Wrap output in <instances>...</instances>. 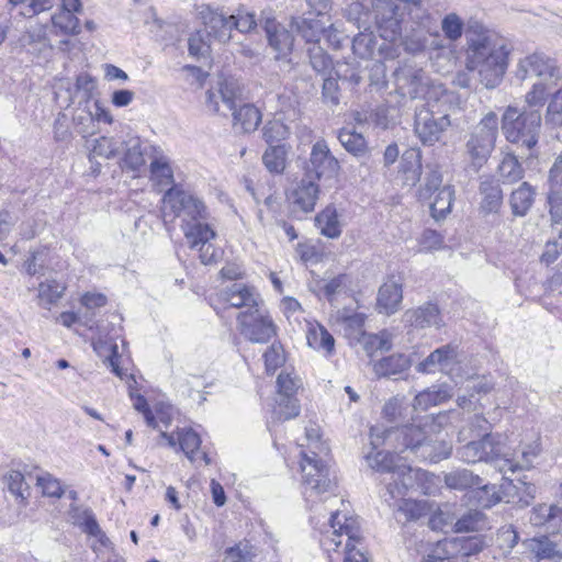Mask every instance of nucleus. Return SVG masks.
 <instances>
[{
    "instance_id": "obj_1",
    "label": "nucleus",
    "mask_w": 562,
    "mask_h": 562,
    "mask_svg": "<svg viewBox=\"0 0 562 562\" xmlns=\"http://www.w3.org/2000/svg\"><path fill=\"white\" fill-rule=\"evenodd\" d=\"M458 441L464 442L457 449L459 459L465 463L485 462L498 468L499 472H516L528 469L538 454L536 448L522 450L520 459L507 447V436L492 432L483 415H474L458 434Z\"/></svg>"
},
{
    "instance_id": "obj_2",
    "label": "nucleus",
    "mask_w": 562,
    "mask_h": 562,
    "mask_svg": "<svg viewBox=\"0 0 562 562\" xmlns=\"http://www.w3.org/2000/svg\"><path fill=\"white\" fill-rule=\"evenodd\" d=\"M393 432L392 429L372 427L370 438L373 449L366 456V460L373 471L389 475L382 480V483L390 497L396 499L403 497L411 490L419 488L422 482L428 481L429 473L420 469H413L395 453L376 450V447Z\"/></svg>"
},
{
    "instance_id": "obj_3",
    "label": "nucleus",
    "mask_w": 562,
    "mask_h": 562,
    "mask_svg": "<svg viewBox=\"0 0 562 562\" xmlns=\"http://www.w3.org/2000/svg\"><path fill=\"white\" fill-rule=\"evenodd\" d=\"M509 53L504 40L480 34L468 43L467 69L476 72L485 88L494 89L502 82L507 70Z\"/></svg>"
},
{
    "instance_id": "obj_4",
    "label": "nucleus",
    "mask_w": 562,
    "mask_h": 562,
    "mask_svg": "<svg viewBox=\"0 0 562 562\" xmlns=\"http://www.w3.org/2000/svg\"><path fill=\"white\" fill-rule=\"evenodd\" d=\"M362 536L356 518L339 509L331 513L329 527L323 532L321 544L328 554L329 562H368L364 553L357 549Z\"/></svg>"
},
{
    "instance_id": "obj_5",
    "label": "nucleus",
    "mask_w": 562,
    "mask_h": 562,
    "mask_svg": "<svg viewBox=\"0 0 562 562\" xmlns=\"http://www.w3.org/2000/svg\"><path fill=\"white\" fill-rule=\"evenodd\" d=\"M164 202L168 204L175 215L181 218V228L187 240L196 243L215 238V232L205 223L207 210L204 202L191 193L173 187L167 190L164 195Z\"/></svg>"
},
{
    "instance_id": "obj_6",
    "label": "nucleus",
    "mask_w": 562,
    "mask_h": 562,
    "mask_svg": "<svg viewBox=\"0 0 562 562\" xmlns=\"http://www.w3.org/2000/svg\"><path fill=\"white\" fill-rule=\"evenodd\" d=\"M498 125L497 114L490 111L467 134L465 154L473 170L479 171L494 151Z\"/></svg>"
},
{
    "instance_id": "obj_7",
    "label": "nucleus",
    "mask_w": 562,
    "mask_h": 562,
    "mask_svg": "<svg viewBox=\"0 0 562 562\" xmlns=\"http://www.w3.org/2000/svg\"><path fill=\"white\" fill-rule=\"evenodd\" d=\"M450 125V115L438 101H427L415 109L414 133L424 146L439 143Z\"/></svg>"
},
{
    "instance_id": "obj_8",
    "label": "nucleus",
    "mask_w": 562,
    "mask_h": 562,
    "mask_svg": "<svg viewBox=\"0 0 562 562\" xmlns=\"http://www.w3.org/2000/svg\"><path fill=\"white\" fill-rule=\"evenodd\" d=\"M302 462L301 471L303 474V494L306 502L316 503L317 501H326L324 494L335 496V484L329 479V470L325 462L318 457L316 450L310 453L301 451Z\"/></svg>"
},
{
    "instance_id": "obj_9",
    "label": "nucleus",
    "mask_w": 562,
    "mask_h": 562,
    "mask_svg": "<svg viewBox=\"0 0 562 562\" xmlns=\"http://www.w3.org/2000/svg\"><path fill=\"white\" fill-rule=\"evenodd\" d=\"M541 126L539 111L519 113L516 108L508 106L502 119V128L509 143L531 150L538 143Z\"/></svg>"
},
{
    "instance_id": "obj_10",
    "label": "nucleus",
    "mask_w": 562,
    "mask_h": 562,
    "mask_svg": "<svg viewBox=\"0 0 562 562\" xmlns=\"http://www.w3.org/2000/svg\"><path fill=\"white\" fill-rule=\"evenodd\" d=\"M418 198L428 202L431 216L439 221L451 212L454 191L451 186H442V175L438 169H431L424 179Z\"/></svg>"
},
{
    "instance_id": "obj_11",
    "label": "nucleus",
    "mask_w": 562,
    "mask_h": 562,
    "mask_svg": "<svg viewBox=\"0 0 562 562\" xmlns=\"http://www.w3.org/2000/svg\"><path fill=\"white\" fill-rule=\"evenodd\" d=\"M237 322L240 334L255 344H266L277 334L273 321L261 306L240 312Z\"/></svg>"
},
{
    "instance_id": "obj_12",
    "label": "nucleus",
    "mask_w": 562,
    "mask_h": 562,
    "mask_svg": "<svg viewBox=\"0 0 562 562\" xmlns=\"http://www.w3.org/2000/svg\"><path fill=\"white\" fill-rule=\"evenodd\" d=\"M407 53L419 54L427 50H441L446 44L439 34L432 18L424 12L417 27H414L404 38Z\"/></svg>"
},
{
    "instance_id": "obj_13",
    "label": "nucleus",
    "mask_w": 562,
    "mask_h": 562,
    "mask_svg": "<svg viewBox=\"0 0 562 562\" xmlns=\"http://www.w3.org/2000/svg\"><path fill=\"white\" fill-rule=\"evenodd\" d=\"M243 91L244 87L238 79L221 78L215 87L206 91L205 106L212 113L226 115L241 100Z\"/></svg>"
},
{
    "instance_id": "obj_14",
    "label": "nucleus",
    "mask_w": 562,
    "mask_h": 562,
    "mask_svg": "<svg viewBox=\"0 0 562 562\" xmlns=\"http://www.w3.org/2000/svg\"><path fill=\"white\" fill-rule=\"evenodd\" d=\"M443 481L446 486L451 490L476 488L477 494H480L477 503L482 507H491L501 501L495 491V485L483 484V480L468 469H457L446 473Z\"/></svg>"
},
{
    "instance_id": "obj_15",
    "label": "nucleus",
    "mask_w": 562,
    "mask_h": 562,
    "mask_svg": "<svg viewBox=\"0 0 562 562\" xmlns=\"http://www.w3.org/2000/svg\"><path fill=\"white\" fill-rule=\"evenodd\" d=\"M291 27L306 43L317 44L323 34H326L329 42L336 41L337 31L327 13L310 11L301 16L292 18Z\"/></svg>"
},
{
    "instance_id": "obj_16",
    "label": "nucleus",
    "mask_w": 562,
    "mask_h": 562,
    "mask_svg": "<svg viewBox=\"0 0 562 562\" xmlns=\"http://www.w3.org/2000/svg\"><path fill=\"white\" fill-rule=\"evenodd\" d=\"M404 10L395 0L372 1V13L381 37L394 42L401 35Z\"/></svg>"
},
{
    "instance_id": "obj_17",
    "label": "nucleus",
    "mask_w": 562,
    "mask_h": 562,
    "mask_svg": "<svg viewBox=\"0 0 562 562\" xmlns=\"http://www.w3.org/2000/svg\"><path fill=\"white\" fill-rule=\"evenodd\" d=\"M198 16L202 20L206 37L220 44H227L233 38L231 16L222 8L202 3L196 7Z\"/></svg>"
},
{
    "instance_id": "obj_18",
    "label": "nucleus",
    "mask_w": 562,
    "mask_h": 562,
    "mask_svg": "<svg viewBox=\"0 0 562 562\" xmlns=\"http://www.w3.org/2000/svg\"><path fill=\"white\" fill-rule=\"evenodd\" d=\"M516 77L520 80L536 77L539 79L538 81L558 83L561 79V74L553 59L536 52L518 61Z\"/></svg>"
},
{
    "instance_id": "obj_19",
    "label": "nucleus",
    "mask_w": 562,
    "mask_h": 562,
    "mask_svg": "<svg viewBox=\"0 0 562 562\" xmlns=\"http://www.w3.org/2000/svg\"><path fill=\"white\" fill-rule=\"evenodd\" d=\"M339 162L331 154L328 144L321 138L312 146L305 175L315 179L333 178L339 171Z\"/></svg>"
},
{
    "instance_id": "obj_20",
    "label": "nucleus",
    "mask_w": 562,
    "mask_h": 562,
    "mask_svg": "<svg viewBox=\"0 0 562 562\" xmlns=\"http://www.w3.org/2000/svg\"><path fill=\"white\" fill-rule=\"evenodd\" d=\"M396 92L402 97L416 99L424 94L426 82L425 71L413 65L404 64L394 71Z\"/></svg>"
},
{
    "instance_id": "obj_21",
    "label": "nucleus",
    "mask_w": 562,
    "mask_h": 562,
    "mask_svg": "<svg viewBox=\"0 0 562 562\" xmlns=\"http://www.w3.org/2000/svg\"><path fill=\"white\" fill-rule=\"evenodd\" d=\"M318 179L304 173L303 178L288 193V200L294 210L310 213L314 211L319 196Z\"/></svg>"
},
{
    "instance_id": "obj_22",
    "label": "nucleus",
    "mask_w": 562,
    "mask_h": 562,
    "mask_svg": "<svg viewBox=\"0 0 562 562\" xmlns=\"http://www.w3.org/2000/svg\"><path fill=\"white\" fill-rule=\"evenodd\" d=\"M459 362L457 348L451 345H445L434 350L426 359L419 362L416 370L420 373H431L436 369L457 379L459 374L453 372V366Z\"/></svg>"
},
{
    "instance_id": "obj_23",
    "label": "nucleus",
    "mask_w": 562,
    "mask_h": 562,
    "mask_svg": "<svg viewBox=\"0 0 562 562\" xmlns=\"http://www.w3.org/2000/svg\"><path fill=\"white\" fill-rule=\"evenodd\" d=\"M402 322L406 327L413 329L440 328L443 326L438 305L430 302L405 311L402 315Z\"/></svg>"
},
{
    "instance_id": "obj_24",
    "label": "nucleus",
    "mask_w": 562,
    "mask_h": 562,
    "mask_svg": "<svg viewBox=\"0 0 562 562\" xmlns=\"http://www.w3.org/2000/svg\"><path fill=\"white\" fill-rule=\"evenodd\" d=\"M403 301V285L400 279L394 276L387 278L379 288L375 310L380 314H395Z\"/></svg>"
},
{
    "instance_id": "obj_25",
    "label": "nucleus",
    "mask_w": 562,
    "mask_h": 562,
    "mask_svg": "<svg viewBox=\"0 0 562 562\" xmlns=\"http://www.w3.org/2000/svg\"><path fill=\"white\" fill-rule=\"evenodd\" d=\"M548 203L551 220L562 221V153L557 156L548 172Z\"/></svg>"
},
{
    "instance_id": "obj_26",
    "label": "nucleus",
    "mask_w": 562,
    "mask_h": 562,
    "mask_svg": "<svg viewBox=\"0 0 562 562\" xmlns=\"http://www.w3.org/2000/svg\"><path fill=\"white\" fill-rule=\"evenodd\" d=\"M269 46L277 53L276 58H286L293 49L294 37L285 27L267 20L265 24Z\"/></svg>"
},
{
    "instance_id": "obj_27",
    "label": "nucleus",
    "mask_w": 562,
    "mask_h": 562,
    "mask_svg": "<svg viewBox=\"0 0 562 562\" xmlns=\"http://www.w3.org/2000/svg\"><path fill=\"white\" fill-rule=\"evenodd\" d=\"M479 191L481 195L480 211L485 215L497 213L503 205V191L499 180L492 177L483 179Z\"/></svg>"
},
{
    "instance_id": "obj_28",
    "label": "nucleus",
    "mask_w": 562,
    "mask_h": 562,
    "mask_svg": "<svg viewBox=\"0 0 562 562\" xmlns=\"http://www.w3.org/2000/svg\"><path fill=\"white\" fill-rule=\"evenodd\" d=\"M233 116V127L243 133H254L262 121L261 111L251 103H245L231 111Z\"/></svg>"
},
{
    "instance_id": "obj_29",
    "label": "nucleus",
    "mask_w": 562,
    "mask_h": 562,
    "mask_svg": "<svg viewBox=\"0 0 562 562\" xmlns=\"http://www.w3.org/2000/svg\"><path fill=\"white\" fill-rule=\"evenodd\" d=\"M536 189L529 182L524 181L509 195V206L516 217H524L528 214L535 202Z\"/></svg>"
},
{
    "instance_id": "obj_30",
    "label": "nucleus",
    "mask_w": 562,
    "mask_h": 562,
    "mask_svg": "<svg viewBox=\"0 0 562 562\" xmlns=\"http://www.w3.org/2000/svg\"><path fill=\"white\" fill-rule=\"evenodd\" d=\"M224 296L232 307L247 310L260 307L258 294L252 288L241 283H234L224 292Z\"/></svg>"
},
{
    "instance_id": "obj_31",
    "label": "nucleus",
    "mask_w": 562,
    "mask_h": 562,
    "mask_svg": "<svg viewBox=\"0 0 562 562\" xmlns=\"http://www.w3.org/2000/svg\"><path fill=\"white\" fill-rule=\"evenodd\" d=\"M400 173L405 186H415L422 175V154L419 149L409 148L405 150L401 158Z\"/></svg>"
},
{
    "instance_id": "obj_32",
    "label": "nucleus",
    "mask_w": 562,
    "mask_h": 562,
    "mask_svg": "<svg viewBox=\"0 0 562 562\" xmlns=\"http://www.w3.org/2000/svg\"><path fill=\"white\" fill-rule=\"evenodd\" d=\"M306 339L310 347L323 351L327 356L333 355L335 350V339L333 335L318 323L307 324Z\"/></svg>"
},
{
    "instance_id": "obj_33",
    "label": "nucleus",
    "mask_w": 562,
    "mask_h": 562,
    "mask_svg": "<svg viewBox=\"0 0 562 562\" xmlns=\"http://www.w3.org/2000/svg\"><path fill=\"white\" fill-rule=\"evenodd\" d=\"M452 396L451 389L446 385H435L419 392L414 398V408L427 411L431 406L439 405Z\"/></svg>"
},
{
    "instance_id": "obj_34",
    "label": "nucleus",
    "mask_w": 562,
    "mask_h": 562,
    "mask_svg": "<svg viewBox=\"0 0 562 562\" xmlns=\"http://www.w3.org/2000/svg\"><path fill=\"white\" fill-rule=\"evenodd\" d=\"M66 285L55 279H48L38 284L37 304L46 310L50 307L64 296Z\"/></svg>"
},
{
    "instance_id": "obj_35",
    "label": "nucleus",
    "mask_w": 562,
    "mask_h": 562,
    "mask_svg": "<svg viewBox=\"0 0 562 562\" xmlns=\"http://www.w3.org/2000/svg\"><path fill=\"white\" fill-rule=\"evenodd\" d=\"M497 173L504 184H513L524 178L525 170L516 155L507 153L498 165Z\"/></svg>"
},
{
    "instance_id": "obj_36",
    "label": "nucleus",
    "mask_w": 562,
    "mask_h": 562,
    "mask_svg": "<svg viewBox=\"0 0 562 562\" xmlns=\"http://www.w3.org/2000/svg\"><path fill=\"white\" fill-rule=\"evenodd\" d=\"M315 224L321 234L328 238H338L341 235V225L334 206L325 207L315 217Z\"/></svg>"
},
{
    "instance_id": "obj_37",
    "label": "nucleus",
    "mask_w": 562,
    "mask_h": 562,
    "mask_svg": "<svg viewBox=\"0 0 562 562\" xmlns=\"http://www.w3.org/2000/svg\"><path fill=\"white\" fill-rule=\"evenodd\" d=\"M411 366L409 359L402 353L391 355L373 364V370L379 376H389L406 371Z\"/></svg>"
},
{
    "instance_id": "obj_38",
    "label": "nucleus",
    "mask_w": 562,
    "mask_h": 562,
    "mask_svg": "<svg viewBox=\"0 0 562 562\" xmlns=\"http://www.w3.org/2000/svg\"><path fill=\"white\" fill-rule=\"evenodd\" d=\"M261 134L269 146H276L290 137L291 130L281 119L273 117L263 124Z\"/></svg>"
},
{
    "instance_id": "obj_39",
    "label": "nucleus",
    "mask_w": 562,
    "mask_h": 562,
    "mask_svg": "<svg viewBox=\"0 0 562 562\" xmlns=\"http://www.w3.org/2000/svg\"><path fill=\"white\" fill-rule=\"evenodd\" d=\"M338 139L342 147L353 156H363L368 150V145L363 135L351 128H341L338 133Z\"/></svg>"
},
{
    "instance_id": "obj_40",
    "label": "nucleus",
    "mask_w": 562,
    "mask_h": 562,
    "mask_svg": "<svg viewBox=\"0 0 562 562\" xmlns=\"http://www.w3.org/2000/svg\"><path fill=\"white\" fill-rule=\"evenodd\" d=\"M286 154L284 145L268 146L262 155V164L269 172L281 175L285 170Z\"/></svg>"
},
{
    "instance_id": "obj_41",
    "label": "nucleus",
    "mask_w": 562,
    "mask_h": 562,
    "mask_svg": "<svg viewBox=\"0 0 562 562\" xmlns=\"http://www.w3.org/2000/svg\"><path fill=\"white\" fill-rule=\"evenodd\" d=\"M368 355H372L375 351H387L392 347V334L387 330H382L378 334L362 333L357 340Z\"/></svg>"
},
{
    "instance_id": "obj_42",
    "label": "nucleus",
    "mask_w": 562,
    "mask_h": 562,
    "mask_svg": "<svg viewBox=\"0 0 562 562\" xmlns=\"http://www.w3.org/2000/svg\"><path fill=\"white\" fill-rule=\"evenodd\" d=\"M434 504L427 501L402 499L397 512L403 515L405 521L418 520L432 510Z\"/></svg>"
},
{
    "instance_id": "obj_43",
    "label": "nucleus",
    "mask_w": 562,
    "mask_h": 562,
    "mask_svg": "<svg viewBox=\"0 0 562 562\" xmlns=\"http://www.w3.org/2000/svg\"><path fill=\"white\" fill-rule=\"evenodd\" d=\"M337 321L344 326L346 336L355 338L366 333L363 330L366 315L363 313L349 314L347 311H339L337 314Z\"/></svg>"
},
{
    "instance_id": "obj_44",
    "label": "nucleus",
    "mask_w": 562,
    "mask_h": 562,
    "mask_svg": "<svg viewBox=\"0 0 562 562\" xmlns=\"http://www.w3.org/2000/svg\"><path fill=\"white\" fill-rule=\"evenodd\" d=\"M22 41L34 52L42 53L52 49L50 41L47 36L46 26L37 24L30 27L23 35Z\"/></svg>"
},
{
    "instance_id": "obj_45",
    "label": "nucleus",
    "mask_w": 562,
    "mask_h": 562,
    "mask_svg": "<svg viewBox=\"0 0 562 562\" xmlns=\"http://www.w3.org/2000/svg\"><path fill=\"white\" fill-rule=\"evenodd\" d=\"M75 12L59 10L52 15V24L64 35H78L81 32L80 21L74 14Z\"/></svg>"
},
{
    "instance_id": "obj_46",
    "label": "nucleus",
    "mask_w": 562,
    "mask_h": 562,
    "mask_svg": "<svg viewBox=\"0 0 562 562\" xmlns=\"http://www.w3.org/2000/svg\"><path fill=\"white\" fill-rule=\"evenodd\" d=\"M401 435L403 438L402 445L406 449L416 450L420 449H427L429 447L428 443H426V437L423 431V429L419 426L411 425L406 426L400 431L396 430L392 435Z\"/></svg>"
},
{
    "instance_id": "obj_47",
    "label": "nucleus",
    "mask_w": 562,
    "mask_h": 562,
    "mask_svg": "<svg viewBox=\"0 0 562 562\" xmlns=\"http://www.w3.org/2000/svg\"><path fill=\"white\" fill-rule=\"evenodd\" d=\"M233 29L240 33H250L257 27L256 14L247 10L245 7H239L233 14L229 15Z\"/></svg>"
},
{
    "instance_id": "obj_48",
    "label": "nucleus",
    "mask_w": 562,
    "mask_h": 562,
    "mask_svg": "<svg viewBox=\"0 0 562 562\" xmlns=\"http://www.w3.org/2000/svg\"><path fill=\"white\" fill-rule=\"evenodd\" d=\"M151 180L164 188L172 183L173 175L169 162L165 158H157L150 164Z\"/></svg>"
},
{
    "instance_id": "obj_49",
    "label": "nucleus",
    "mask_w": 562,
    "mask_h": 562,
    "mask_svg": "<svg viewBox=\"0 0 562 562\" xmlns=\"http://www.w3.org/2000/svg\"><path fill=\"white\" fill-rule=\"evenodd\" d=\"M178 441L186 456L194 461L201 446L200 436L192 429H182L179 432Z\"/></svg>"
},
{
    "instance_id": "obj_50",
    "label": "nucleus",
    "mask_w": 562,
    "mask_h": 562,
    "mask_svg": "<svg viewBox=\"0 0 562 562\" xmlns=\"http://www.w3.org/2000/svg\"><path fill=\"white\" fill-rule=\"evenodd\" d=\"M529 549L538 560L557 558L558 550L554 542L548 537H540L530 540Z\"/></svg>"
},
{
    "instance_id": "obj_51",
    "label": "nucleus",
    "mask_w": 562,
    "mask_h": 562,
    "mask_svg": "<svg viewBox=\"0 0 562 562\" xmlns=\"http://www.w3.org/2000/svg\"><path fill=\"white\" fill-rule=\"evenodd\" d=\"M211 40L201 31L190 35L188 40L189 54L196 59L205 58L210 55Z\"/></svg>"
},
{
    "instance_id": "obj_52",
    "label": "nucleus",
    "mask_w": 562,
    "mask_h": 562,
    "mask_svg": "<svg viewBox=\"0 0 562 562\" xmlns=\"http://www.w3.org/2000/svg\"><path fill=\"white\" fill-rule=\"evenodd\" d=\"M119 153V143L112 137L101 136L93 140L91 148V154L93 156L111 159L117 156Z\"/></svg>"
},
{
    "instance_id": "obj_53",
    "label": "nucleus",
    "mask_w": 562,
    "mask_h": 562,
    "mask_svg": "<svg viewBox=\"0 0 562 562\" xmlns=\"http://www.w3.org/2000/svg\"><path fill=\"white\" fill-rule=\"evenodd\" d=\"M375 44L376 41L373 33H359L353 37L352 49L359 57L370 58L373 56Z\"/></svg>"
},
{
    "instance_id": "obj_54",
    "label": "nucleus",
    "mask_w": 562,
    "mask_h": 562,
    "mask_svg": "<svg viewBox=\"0 0 562 562\" xmlns=\"http://www.w3.org/2000/svg\"><path fill=\"white\" fill-rule=\"evenodd\" d=\"M274 415L279 420H286L300 414V405L294 396H279Z\"/></svg>"
},
{
    "instance_id": "obj_55",
    "label": "nucleus",
    "mask_w": 562,
    "mask_h": 562,
    "mask_svg": "<svg viewBox=\"0 0 562 562\" xmlns=\"http://www.w3.org/2000/svg\"><path fill=\"white\" fill-rule=\"evenodd\" d=\"M212 238H207L204 240H198L196 243H192V240H187L191 248H198L200 251V260L203 265H213L216 263L222 258V250L220 248H215L210 240Z\"/></svg>"
},
{
    "instance_id": "obj_56",
    "label": "nucleus",
    "mask_w": 562,
    "mask_h": 562,
    "mask_svg": "<svg viewBox=\"0 0 562 562\" xmlns=\"http://www.w3.org/2000/svg\"><path fill=\"white\" fill-rule=\"evenodd\" d=\"M463 26V21L457 13H449L441 21V30L445 37L451 42H457L461 38Z\"/></svg>"
},
{
    "instance_id": "obj_57",
    "label": "nucleus",
    "mask_w": 562,
    "mask_h": 562,
    "mask_svg": "<svg viewBox=\"0 0 562 562\" xmlns=\"http://www.w3.org/2000/svg\"><path fill=\"white\" fill-rule=\"evenodd\" d=\"M562 514V508L557 505L540 504L535 507L530 515V522L535 526H543L551 519Z\"/></svg>"
},
{
    "instance_id": "obj_58",
    "label": "nucleus",
    "mask_w": 562,
    "mask_h": 562,
    "mask_svg": "<svg viewBox=\"0 0 562 562\" xmlns=\"http://www.w3.org/2000/svg\"><path fill=\"white\" fill-rule=\"evenodd\" d=\"M124 166L133 171L145 165L144 153L138 139H131L124 156Z\"/></svg>"
},
{
    "instance_id": "obj_59",
    "label": "nucleus",
    "mask_w": 562,
    "mask_h": 562,
    "mask_svg": "<svg viewBox=\"0 0 562 562\" xmlns=\"http://www.w3.org/2000/svg\"><path fill=\"white\" fill-rule=\"evenodd\" d=\"M263 360L266 371L273 373L285 361L283 347L280 344H272L263 353Z\"/></svg>"
},
{
    "instance_id": "obj_60",
    "label": "nucleus",
    "mask_w": 562,
    "mask_h": 562,
    "mask_svg": "<svg viewBox=\"0 0 562 562\" xmlns=\"http://www.w3.org/2000/svg\"><path fill=\"white\" fill-rule=\"evenodd\" d=\"M483 521V515L477 510H469L454 524L456 532H470L479 529Z\"/></svg>"
},
{
    "instance_id": "obj_61",
    "label": "nucleus",
    "mask_w": 562,
    "mask_h": 562,
    "mask_svg": "<svg viewBox=\"0 0 562 562\" xmlns=\"http://www.w3.org/2000/svg\"><path fill=\"white\" fill-rule=\"evenodd\" d=\"M429 445L427 449H423L420 451V456L425 459H429L431 462H438L440 460L447 459L452 451V447L450 443L445 441H438V442H428Z\"/></svg>"
},
{
    "instance_id": "obj_62",
    "label": "nucleus",
    "mask_w": 562,
    "mask_h": 562,
    "mask_svg": "<svg viewBox=\"0 0 562 562\" xmlns=\"http://www.w3.org/2000/svg\"><path fill=\"white\" fill-rule=\"evenodd\" d=\"M351 285V277L346 273L338 274L326 282L324 293L329 301L336 294H340L349 290Z\"/></svg>"
},
{
    "instance_id": "obj_63",
    "label": "nucleus",
    "mask_w": 562,
    "mask_h": 562,
    "mask_svg": "<svg viewBox=\"0 0 562 562\" xmlns=\"http://www.w3.org/2000/svg\"><path fill=\"white\" fill-rule=\"evenodd\" d=\"M9 491L22 501L29 496V486L24 481V475L20 471H11L7 476Z\"/></svg>"
},
{
    "instance_id": "obj_64",
    "label": "nucleus",
    "mask_w": 562,
    "mask_h": 562,
    "mask_svg": "<svg viewBox=\"0 0 562 562\" xmlns=\"http://www.w3.org/2000/svg\"><path fill=\"white\" fill-rule=\"evenodd\" d=\"M546 121L553 126L562 125V89L552 95L547 109Z\"/></svg>"
}]
</instances>
